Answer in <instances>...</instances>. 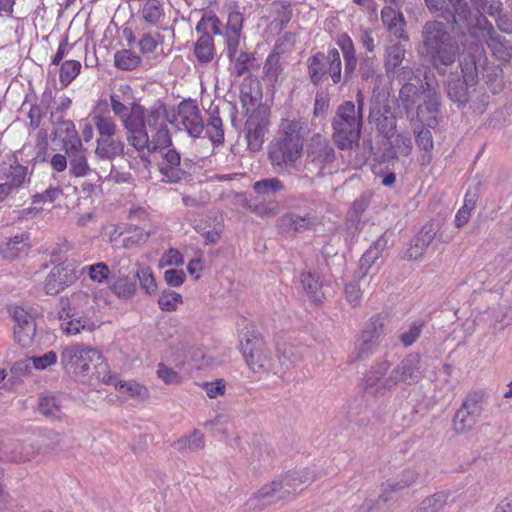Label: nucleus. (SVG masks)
I'll return each instance as SVG.
<instances>
[{"label":"nucleus","instance_id":"1","mask_svg":"<svg viewBox=\"0 0 512 512\" xmlns=\"http://www.w3.org/2000/svg\"><path fill=\"white\" fill-rule=\"evenodd\" d=\"M454 8V23L463 22L470 35L480 42L487 43L494 47L500 43V37L493 25L480 13L487 5L486 12L490 16H496L501 12L502 3L500 0H448Z\"/></svg>","mask_w":512,"mask_h":512},{"label":"nucleus","instance_id":"2","mask_svg":"<svg viewBox=\"0 0 512 512\" xmlns=\"http://www.w3.org/2000/svg\"><path fill=\"white\" fill-rule=\"evenodd\" d=\"M459 50L457 39L444 22L429 20L423 24L418 51L434 68L439 70L455 63Z\"/></svg>","mask_w":512,"mask_h":512},{"label":"nucleus","instance_id":"3","mask_svg":"<svg viewBox=\"0 0 512 512\" xmlns=\"http://www.w3.org/2000/svg\"><path fill=\"white\" fill-rule=\"evenodd\" d=\"M59 320L61 330L68 335L95 331L100 327V321L96 317L95 298L80 290L61 299Z\"/></svg>","mask_w":512,"mask_h":512},{"label":"nucleus","instance_id":"4","mask_svg":"<svg viewBox=\"0 0 512 512\" xmlns=\"http://www.w3.org/2000/svg\"><path fill=\"white\" fill-rule=\"evenodd\" d=\"M63 368L82 378L104 379L106 372L102 353L95 347L84 343H73L63 348L60 355Z\"/></svg>","mask_w":512,"mask_h":512},{"label":"nucleus","instance_id":"5","mask_svg":"<svg viewBox=\"0 0 512 512\" xmlns=\"http://www.w3.org/2000/svg\"><path fill=\"white\" fill-rule=\"evenodd\" d=\"M334 139L341 149L352 148L360 139L362 114L351 101L340 105L333 120Z\"/></svg>","mask_w":512,"mask_h":512},{"label":"nucleus","instance_id":"6","mask_svg":"<svg viewBox=\"0 0 512 512\" xmlns=\"http://www.w3.org/2000/svg\"><path fill=\"white\" fill-rule=\"evenodd\" d=\"M64 150L69 158V171L75 177H87L96 182H104L106 180L121 182L127 180L126 176L114 172L113 165L92 169L88 164L87 150L83 147L81 140H74V143Z\"/></svg>","mask_w":512,"mask_h":512},{"label":"nucleus","instance_id":"7","mask_svg":"<svg viewBox=\"0 0 512 512\" xmlns=\"http://www.w3.org/2000/svg\"><path fill=\"white\" fill-rule=\"evenodd\" d=\"M243 22L244 18L239 11L230 12L223 33L228 57L235 61L234 73L237 76H242L248 72L247 63L250 60L248 53L240 52L238 54Z\"/></svg>","mask_w":512,"mask_h":512},{"label":"nucleus","instance_id":"8","mask_svg":"<svg viewBox=\"0 0 512 512\" xmlns=\"http://www.w3.org/2000/svg\"><path fill=\"white\" fill-rule=\"evenodd\" d=\"M241 351L248 367L254 373H279V370L274 366L270 351L259 335L251 334L247 336L241 342Z\"/></svg>","mask_w":512,"mask_h":512},{"label":"nucleus","instance_id":"9","mask_svg":"<svg viewBox=\"0 0 512 512\" xmlns=\"http://www.w3.org/2000/svg\"><path fill=\"white\" fill-rule=\"evenodd\" d=\"M406 55V46L400 42L387 46L384 56V68L389 78L400 82L413 79L414 68Z\"/></svg>","mask_w":512,"mask_h":512},{"label":"nucleus","instance_id":"10","mask_svg":"<svg viewBox=\"0 0 512 512\" xmlns=\"http://www.w3.org/2000/svg\"><path fill=\"white\" fill-rule=\"evenodd\" d=\"M395 386L391 365L386 360L371 366L364 377L363 389L369 396H383L386 391L393 389Z\"/></svg>","mask_w":512,"mask_h":512},{"label":"nucleus","instance_id":"11","mask_svg":"<svg viewBox=\"0 0 512 512\" xmlns=\"http://www.w3.org/2000/svg\"><path fill=\"white\" fill-rule=\"evenodd\" d=\"M304 145L277 139L269 147V159L271 165L278 173H283L289 167H294L297 160H299L303 153Z\"/></svg>","mask_w":512,"mask_h":512},{"label":"nucleus","instance_id":"12","mask_svg":"<svg viewBox=\"0 0 512 512\" xmlns=\"http://www.w3.org/2000/svg\"><path fill=\"white\" fill-rule=\"evenodd\" d=\"M386 318L382 315L371 317L364 326L355 347L357 359H363L372 354L379 345V340L385 333Z\"/></svg>","mask_w":512,"mask_h":512},{"label":"nucleus","instance_id":"13","mask_svg":"<svg viewBox=\"0 0 512 512\" xmlns=\"http://www.w3.org/2000/svg\"><path fill=\"white\" fill-rule=\"evenodd\" d=\"M482 400L480 393H471L465 398L453 419V428L457 433H466L475 426L483 412Z\"/></svg>","mask_w":512,"mask_h":512},{"label":"nucleus","instance_id":"14","mask_svg":"<svg viewBox=\"0 0 512 512\" xmlns=\"http://www.w3.org/2000/svg\"><path fill=\"white\" fill-rule=\"evenodd\" d=\"M80 274L78 265L73 261H64L54 266L44 282V290L48 295H55L74 283Z\"/></svg>","mask_w":512,"mask_h":512},{"label":"nucleus","instance_id":"15","mask_svg":"<svg viewBox=\"0 0 512 512\" xmlns=\"http://www.w3.org/2000/svg\"><path fill=\"white\" fill-rule=\"evenodd\" d=\"M424 467L422 464L403 469L395 478L387 480L382 486V492L379 499L388 502L394 494H399L405 489L418 483L422 477Z\"/></svg>","mask_w":512,"mask_h":512},{"label":"nucleus","instance_id":"16","mask_svg":"<svg viewBox=\"0 0 512 512\" xmlns=\"http://www.w3.org/2000/svg\"><path fill=\"white\" fill-rule=\"evenodd\" d=\"M269 110L259 108L246 121L248 149L257 152L262 148L269 126Z\"/></svg>","mask_w":512,"mask_h":512},{"label":"nucleus","instance_id":"17","mask_svg":"<svg viewBox=\"0 0 512 512\" xmlns=\"http://www.w3.org/2000/svg\"><path fill=\"white\" fill-rule=\"evenodd\" d=\"M175 122L194 138L199 137L204 130L201 111L192 101H183L178 105Z\"/></svg>","mask_w":512,"mask_h":512},{"label":"nucleus","instance_id":"18","mask_svg":"<svg viewBox=\"0 0 512 512\" xmlns=\"http://www.w3.org/2000/svg\"><path fill=\"white\" fill-rule=\"evenodd\" d=\"M395 385H412L422 378L421 357L411 353L404 357L400 363L391 370Z\"/></svg>","mask_w":512,"mask_h":512},{"label":"nucleus","instance_id":"19","mask_svg":"<svg viewBox=\"0 0 512 512\" xmlns=\"http://www.w3.org/2000/svg\"><path fill=\"white\" fill-rule=\"evenodd\" d=\"M423 104L417 108V119L429 127L437 124L436 115L440 110V95L438 90L429 83L421 85Z\"/></svg>","mask_w":512,"mask_h":512},{"label":"nucleus","instance_id":"20","mask_svg":"<svg viewBox=\"0 0 512 512\" xmlns=\"http://www.w3.org/2000/svg\"><path fill=\"white\" fill-rule=\"evenodd\" d=\"M91 119L99 134L98 138L114 137L117 125L110 115L109 103L106 99L97 101L91 113Z\"/></svg>","mask_w":512,"mask_h":512},{"label":"nucleus","instance_id":"21","mask_svg":"<svg viewBox=\"0 0 512 512\" xmlns=\"http://www.w3.org/2000/svg\"><path fill=\"white\" fill-rule=\"evenodd\" d=\"M161 154L163 161L159 163V171L162 175V180L167 183H178L185 172L180 168L181 157L180 154L171 146L163 151H158Z\"/></svg>","mask_w":512,"mask_h":512},{"label":"nucleus","instance_id":"22","mask_svg":"<svg viewBox=\"0 0 512 512\" xmlns=\"http://www.w3.org/2000/svg\"><path fill=\"white\" fill-rule=\"evenodd\" d=\"M285 496L304 490L314 481V475L308 470L292 471L279 477Z\"/></svg>","mask_w":512,"mask_h":512},{"label":"nucleus","instance_id":"23","mask_svg":"<svg viewBox=\"0 0 512 512\" xmlns=\"http://www.w3.org/2000/svg\"><path fill=\"white\" fill-rule=\"evenodd\" d=\"M369 119L385 137H391L396 129V118L387 106L374 105L370 109Z\"/></svg>","mask_w":512,"mask_h":512},{"label":"nucleus","instance_id":"24","mask_svg":"<svg viewBox=\"0 0 512 512\" xmlns=\"http://www.w3.org/2000/svg\"><path fill=\"white\" fill-rule=\"evenodd\" d=\"M95 155L101 161H106L105 167L124 153V142L114 137L97 138Z\"/></svg>","mask_w":512,"mask_h":512},{"label":"nucleus","instance_id":"25","mask_svg":"<svg viewBox=\"0 0 512 512\" xmlns=\"http://www.w3.org/2000/svg\"><path fill=\"white\" fill-rule=\"evenodd\" d=\"M279 133L278 139L304 145V139L307 135L306 122L300 119H283L279 127Z\"/></svg>","mask_w":512,"mask_h":512},{"label":"nucleus","instance_id":"26","mask_svg":"<svg viewBox=\"0 0 512 512\" xmlns=\"http://www.w3.org/2000/svg\"><path fill=\"white\" fill-rule=\"evenodd\" d=\"M285 493L279 478L274 479L268 484L262 486L250 499L251 505L259 503L261 505H270L277 501L285 499Z\"/></svg>","mask_w":512,"mask_h":512},{"label":"nucleus","instance_id":"27","mask_svg":"<svg viewBox=\"0 0 512 512\" xmlns=\"http://www.w3.org/2000/svg\"><path fill=\"white\" fill-rule=\"evenodd\" d=\"M239 203L252 213L260 217H274L280 212V207L275 200H258L251 201L244 195H239Z\"/></svg>","mask_w":512,"mask_h":512},{"label":"nucleus","instance_id":"28","mask_svg":"<svg viewBox=\"0 0 512 512\" xmlns=\"http://www.w3.org/2000/svg\"><path fill=\"white\" fill-rule=\"evenodd\" d=\"M27 235H17L0 245V254L7 259H15L26 255L30 249Z\"/></svg>","mask_w":512,"mask_h":512},{"label":"nucleus","instance_id":"29","mask_svg":"<svg viewBox=\"0 0 512 512\" xmlns=\"http://www.w3.org/2000/svg\"><path fill=\"white\" fill-rule=\"evenodd\" d=\"M316 222V217L310 214L300 216L295 213H287L279 219L281 227L287 228L294 232H302L311 229L315 226Z\"/></svg>","mask_w":512,"mask_h":512},{"label":"nucleus","instance_id":"30","mask_svg":"<svg viewBox=\"0 0 512 512\" xmlns=\"http://www.w3.org/2000/svg\"><path fill=\"white\" fill-rule=\"evenodd\" d=\"M264 79L273 86L282 82L285 78L283 59L277 53H271L263 67Z\"/></svg>","mask_w":512,"mask_h":512},{"label":"nucleus","instance_id":"31","mask_svg":"<svg viewBox=\"0 0 512 512\" xmlns=\"http://www.w3.org/2000/svg\"><path fill=\"white\" fill-rule=\"evenodd\" d=\"M308 154L309 157H316L315 159L318 162H331L334 159L333 148L329 145L327 138L320 134H316L312 137Z\"/></svg>","mask_w":512,"mask_h":512},{"label":"nucleus","instance_id":"32","mask_svg":"<svg viewBox=\"0 0 512 512\" xmlns=\"http://www.w3.org/2000/svg\"><path fill=\"white\" fill-rule=\"evenodd\" d=\"M338 45L340 46L343 58L345 62L344 68V76L345 78H350L357 67V57L356 51L351 38L347 35H342L338 40Z\"/></svg>","mask_w":512,"mask_h":512},{"label":"nucleus","instance_id":"33","mask_svg":"<svg viewBox=\"0 0 512 512\" xmlns=\"http://www.w3.org/2000/svg\"><path fill=\"white\" fill-rule=\"evenodd\" d=\"M381 19L387 29L398 38L404 37V17L392 7H384Z\"/></svg>","mask_w":512,"mask_h":512},{"label":"nucleus","instance_id":"34","mask_svg":"<svg viewBox=\"0 0 512 512\" xmlns=\"http://www.w3.org/2000/svg\"><path fill=\"white\" fill-rule=\"evenodd\" d=\"M109 288L119 299L123 300L131 299L136 292L135 282L121 273V270H119L118 276L113 278Z\"/></svg>","mask_w":512,"mask_h":512},{"label":"nucleus","instance_id":"35","mask_svg":"<svg viewBox=\"0 0 512 512\" xmlns=\"http://www.w3.org/2000/svg\"><path fill=\"white\" fill-rule=\"evenodd\" d=\"M284 188L283 182L276 177L261 179L252 185L258 200H265V197L274 196L282 192Z\"/></svg>","mask_w":512,"mask_h":512},{"label":"nucleus","instance_id":"36","mask_svg":"<svg viewBox=\"0 0 512 512\" xmlns=\"http://www.w3.org/2000/svg\"><path fill=\"white\" fill-rule=\"evenodd\" d=\"M194 55L202 64L210 63L215 55V47L212 36L209 33L202 34L194 45Z\"/></svg>","mask_w":512,"mask_h":512},{"label":"nucleus","instance_id":"37","mask_svg":"<svg viewBox=\"0 0 512 512\" xmlns=\"http://www.w3.org/2000/svg\"><path fill=\"white\" fill-rule=\"evenodd\" d=\"M386 241L382 238L376 240L362 255L359 261L361 276L364 277L372 265L380 258L384 250Z\"/></svg>","mask_w":512,"mask_h":512},{"label":"nucleus","instance_id":"38","mask_svg":"<svg viewBox=\"0 0 512 512\" xmlns=\"http://www.w3.org/2000/svg\"><path fill=\"white\" fill-rule=\"evenodd\" d=\"M141 15L147 24L158 26L165 17L163 3L160 0H148L142 7Z\"/></svg>","mask_w":512,"mask_h":512},{"label":"nucleus","instance_id":"39","mask_svg":"<svg viewBox=\"0 0 512 512\" xmlns=\"http://www.w3.org/2000/svg\"><path fill=\"white\" fill-rule=\"evenodd\" d=\"M278 360L282 368L289 369L302 360V353L295 345L283 344L278 347Z\"/></svg>","mask_w":512,"mask_h":512},{"label":"nucleus","instance_id":"40","mask_svg":"<svg viewBox=\"0 0 512 512\" xmlns=\"http://www.w3.org/2000/svg\"><path fill=\"white\" fill-rule=\"evenodd\" d=\"M127 132L145 127V110L138 104H133L127 115L121 120Z\"/></svg>","mask_w":512,"mask_h":512},{"label":"nucleus","instance_id":"41","mask_svg":"<svg viewBox=\"0 0 512 512\" xmlns=\"http://www.w3.org/2000/svg\"><path fill=\"white\" fill-rule=\"evenodd\" d=\"M327 55L323 53H317L310 57L309 62V74L313 84L318 85L324 76L327 74Z\"/></svg>","mask_w":512,"mask_h":512},{"label":"nucleus","instance_id":"42","mask_svg":"<svg viewBox=\"0 0 512 512\" xmlns=\"http://www.w3.org/2000/svg\"><path fill=\"white\" fill-rule=\"evenodd\" d=\"M301 283L303 289L313 302L318 303L322 301L324 294L321 291V284L317 275L311 272L303 273L301 275Z\"/></svg>","mask_w":512,"mask_h":512},{"label":"nucleus","instance_id":"43","mask_svg":"<svg viewBox=\"0 0 512 512\" xmlns=\"http://www.w3.org/2000/svg\"><path fill=\"white\" fill-rule=\"evenodd\" d=\"M204 435L199 430H194L191 435L184 436L174 443V448L178 451H198L204 448Z\"/></svg>","mask_w":512,"mask_h":512},{"label":"nucleus","instance_id":"44","mask_svg":"<svg viewBox=\"0 0 512 512\" xmlns=\"http://www.w3.org/2000/svg\"><path fill=\"white\" fill-rule=\"evenodd\" d=\"M140 63V56L130 49H123L117 51L114 55V64L117 68L121 70H133L137 68L140 65Z\"/></svg>","mask_w":512,"mask_h":512},{"label":"nucleus","instance_id":"45","mask_svg":"<svg viewBox=\"0 0 512 512\" xmlns=\"http://www.w3.org/2000/svg\"><path fill=\"white\" fill-rule=\"evenodd\" d=\"M115 387L120 393L126 394L132 398L145 400L149 397L148 388L133 380L118 381Z\"/></svg>","mask_w":512,"mask_h":512},{"label":"nucleus","instance_id":"46","mask_svg":"<svg viewBox=\"0 0 512 512\" xmlns=\"http://www.w3.org/2000/svg\"><path fill=\"white\" fill-rule=\"evenodd\" d=\"M418 96L419 88L410 81H406V83L400 89L399 101L403 108L406 110L407 114H409L413 109Z\"/></svg>","mask_w":512,"mask_h":512},{"label":"nucleus","instance_id":"47","mask_svg":"<svg viewBox=\"0 0 512 512\" xmlns=\"http://www.w3.org/2000/svg\"><path fill=\"white\" fill-rule=\"evenodd\" d=\"M167 111L162 105L151 108L147 115L145 114V125L152 130L167 127Z\"/></svg>","mask_w":512,"mask_h":512},{"label":"nucleus","instance_id":"48","mask_svg":"<svg viewBox=\"0 0 512 512\" xmlns=\"http://www.w3.org/2000/svg\"><path fill=\"white\" fill-rule=\"evenodd\" d=\"M327 73L331 77L334 84H337L341 81L342 78V65L340 53L337 49H331L327 53Z\"/></svg>","mask_w":512,"mask_h":512},{"label":"nucleus","instance_id":"49","mask_svg":"<svg viewBox=\"0 0 512 512\" xmlns=\"http://www.w3.org/2000/svg\"><path fill=\"white\" fill-rule=\"evenodd\" d=\"M460 67L463 80L465 81L466 85L476 84L478 78V70L475 57L471 54L464 56L460 61Z\"/></svg>","mask_w":512,"mask_h":512},{"label":"nucleus","instance_id":"50","mask_svg":"<svg viewBox=\"0 0 512 512\" xmlns=\"http://www.w3.org/2000/svg\"><path fill=\"white\" fill-rule=\"evenodd\" d=\"M150 140V153L163 151L172 146V140L167 127L154 130Z\"/></svg>","mask_w":512,"mask_h":512},{"label":"nucleus","instance_id":"51","mask_svg":"<svg viewBox=\"0 0 512 512\" xmlns=\"http://www.w3.org/2000/svg\"><path fill=\"white\" fill-rule=\"evenodd\" d=\"M27 175V167L18 163H16L15 165L11 164L9 173L7 174L8 181L5 183L9 185V188L13 191L15 189H18L25 183Z\"/></svg>","mask_w":512,"mask_h":512},{"label":"nucleus","instance_id":"52","mask_svg":"<svg viewBox=\"0 0 512 512\" xmlns=\"http://www.w3.org/2000/svg\"><path fill=\"white\" fill-rule=\"evenodd\" d=\"M127 141L137 151L147 150L150 153V139L145 127L127 132Z\"/></svg>","mask_w":512,"mask_h":512},{"label":"nucleus","instance_id":"53","mask_svg":"<svg viewBox=\"0 0 512 512\" xmlns=\"http://www.w3.org/2000/svg\"><path fill=\"white\" fill-rule=\"evenodd\" d=\"M182 301L181 294L173 290H164L159 296L158 304L162 311L172 312L177 310Z\"/></svg>","mask_w":512,"mask_h":512},{"label":"nucleus","instance_id":"54","mask_svg":"<svg viewBox=\"0 0 512 512\" xmlns=\"http://www.w3.org/2000/svg\"><path fill=\"white\" fill-rule=\"evenodd\" d=\"M198 33H209L214 35H221V21L215 15H204L196 25Z\"/></svg>","mask_w":512,"mask_h":512},{"label":"nucleus","instance_id":"55","mask_svg":"<svg viewBox=\"0 0 512 512\" xmlns=\"http://www.w3.org/2000/svg\"><path fill=\"white\" fill-rule=\"evenodd\" d=\"M39 411L46 417L53 419L61 418V407L57 399L53 396H44L40 399Z\"/></svg>","mask_w":512,"mask_h":512},{"label":"nucleus","instance_id":"56","mask_svg":"<svg viewBox=\"0 0 512 512\" xmlns=\"http://www.w3.org/2000/svg\"><path fill=\"white\" fill-rule=\"evenodd\" d=\"M468 86L464 80H449L447 86L448 97L460 104L465 103L467 101Z\"/></svg>","mask_w":512,"mask_h":512},{"label":"nucleus","instance_id":"57","mask_svg":"<svg viewBox=\"0 0 512 512\" xmlns=\"http://www.w3.org/2000/svg\"><path fill=\"white\" fill-rule=\"evenodd\" d=\"M475 206V196L466 195L463 206L458 210L455 216V224L457 228H461L468 223Z\"/></svg>","mask_w":512,"mask_h":512},{"label":"nucleus","instance_id":"58","mask_svg":"<svg viewBox=\"0 0 512 512\" xmlns=\"http://www.w3.org/2000/svg\"><path fill=\"white\" fill-rule=\"evenodd\" d=\"M85 270H87L89 278L99 284L106 282L110 275V269L104 262L86 266L80 270V273Z\"/></svg>","mask_w":512,"mask_h":512},{"label":"nucleus","instance_id":"59","mask_svg":"<svg viewBox=\"0 0 512 512\" xmlns=\"http://www.w3.org/2000/svg\"><path fill=\"white\" fill-rule=\"evenodd\" d=\"M39 453V447L34 444H21L12 451L11 459L15 462H28Z\"/></svg>","mask_w":512,"mask_h":512},{"label":"nucleus","instance_id":"60","mask_svg":"<svg viewBox=\"0 0 512 512\" xmlns=\"http://www.w3.org/2000/svg\"><path fill=\"white\" fill-rule=\"evenodd\" d=\"M81 69V64L76 60H67L65 61L60 69V82L67 86L71 81L79 74Z\"/></svg>","mask_w":512,"mask_h":512},{"label":"nucleus","instance_id":"61","mask_svg":"<svg viewBox=\"0 0 512 512\" xmlns=\"http://www.w3.org/2000/svg\"><path fill=\"white\" fill-rule=\"evenodd\" d=\"M206 134L213 144H220L224 140V132L222 129V120L219 117H211L210 121L204 126Z\"/></svg>","mask_w":512,"mask_h":512},{"label":"nucleus","instance_id":"62","mask_svg":"<svg viewBox=\"0 0 512 512\" xmlns=\"http://www.w3.org/2000/svg\"><path fill=\"white\" fill-rule=\"evenodd\" d=\"M134 278L139 279L140 286L146 293L151 295L156 292V281L149 268L138 269L134 274Z\"/></svg>","mask_w":512,"mask_h":512},{"label":"nucleus","instance_id":"63","mask_svg":"<svg viewBox=\"0 0 512 512\" xmlns=\"http://www.w3.org/2000/svg\"><path fill=\"white\" fill-rule=\"evenodd\" d=\"M36 334V328H32V326L21 327L14 326V338L15 341L22 347L28 348L32 345L34 341V337Z\"/></svg>","mask_w":512,"mask_h":512},{"label":"nucleus","instance_id":"64","mask_svg":"<svg viewBox=\"0 0 512 512\" xmlns=\"http://www.w3.org/2000/svg\"><path fill=\"white\" fill-rule=\"evenodd\" d=\"M394 154L397 156H408L412 151V139L409 135L398 134L391 142Z\"/></svg>","mask_w":512,"mask_h":512}]
</instances>
